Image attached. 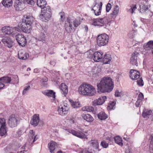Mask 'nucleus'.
I'll return each mask as SVG.
<instances>
[{
  "mask_svg": "<svg viewBox=\"0 0 153 153\" xmlns=\"http://www.w3.org/2000/svg\"><path fill=\"white\" fill-rule=\"evenodd\" d=\"M114 84L112 79L108 77L102 78L97 85L98 91L102 93L110 92L113 89Z\"/></svg>",
  "mask_w": 153,
  "mask_h": 153,
  "instance_id": "f257e3e1",
  "label": "nucleus"
},
{
  "mask_svg": "<svg viewBox=\"0 0 153 153\" xmlns=\"http://www.w3.org/2000/svg\"><path fill=\"white\" fill-rule=\"evenodd\" d=\"M78 90L80 94L84 95L92 96L96 93L95 89L92 85L84 83L80 85Z\"/></svg>",
  "mask_w": 153,
  "mask_h": 153,
  "instance_id": "f03ea898",
  "label": "nucleus"
},
{
  "mask_svg": "<svg viewBox=\"0 0 153 153\" xmlns=\"http://www.w3.org/2000/svg\"><path fill=\"white\" fill-rule=\"evenodd\" d=\"M109 36L105 33L98 35L97 38V43L100 47L106 45L108 42Z\"/></svg>",
  "mask_w": 153,
  "mask_h": 153,
  "instance_id": "7ed1b4c3",
  "label": "nucleus"
},
{
  "mask_svg": "<svg viewBox=\"0 0 153 153\" xmlns=\"http://www.w3.org/2000/svg\"><path fill=\"white\" fill-rule=\"evenodd\" d=\"M91 52H92V51H89L87 52V54H89L88 55V57L89 58L93 57L94 60L96 62L102 61V57H103V53L102 52L97 51L94 52L93 54H90Z\"/></svg>",
  "mask_w": 153,
  "mask_h": 153,
  "instance_id": "20e7f679",
  "label": "nucleus"
},
{
  "mask_svg": "<svg viewBox=\"0 0 153 153\" xmlns=\"http://www.w3.org/2000/svg\"><path fill=\"white\" fill-rule=\"evenodd\" d=\"M19 29L17 27H13L8 26L3 27L1 29V30L3 33L14 36Z\"/></svg>",
  "mask_w": 153,
  "mask_h": 153,
  "instance_id": "39448f33",
  "label": "nucleus"
},
{
  "mask_svg": "<svg viewBox=\"0 0 153 153\" xmlns=\"http://www.w3.org/2000/svg\"><path fill=\"white\" fill-rule=\"evenodd\" d=\"M19 121V117L14 114L10 116L8 120V123L11 127L16 126Z\"/></svg>",
  "mask_w": 153,
  "mask_h": 153,
  "instance_id": "423d86ee",
  "label": "nucleus"
},
{
  "mask_svg": "<svg viewBox=\"0 0 153 153\" xmlns=\"http://www.w3.org/2000/svg\"><path fill=\"white\" fill-rule=\"evenodd\" d=\"M108 22L107 17L105 16L103 18L94 19L92 25L94 26L102 27L104 26Z\"/></svg>",
  "mask_w": 153,
  "mask_h": 153,
  "instance_id": "0eeeda50",
  "label": "nucleus"
},
{
  "mask_svg": "<svg viewBox=\"0 0 153 153\" xmlns=\"http://www.w3.org/2000/svg\"><path fill=\"white\" fill-rule=\"evenodd\" d=\"M5 120L4 118H0V135L3 136L7 134Z\"/></svg>",
  "mask_w": 153,
  "mask_h": 153,
  "instance_id": "6e6552de",
  "label": "nucleus"
},
{
  "mask_svg": "<svg viewBox=\"0 0 153 153\" xmlns=\"http://www.w3.org/2000/svg\"><path fill=\"white\" fill-rule=\"evenodd\" d=\"M16 39L19 44L21 46H25L26 44V40L25 36L19 33L16 36Z\"/></svg>",
  "mask_w": 153,
  "mask_h": 153,
  "instance_id": "1a4fd4ad",
  "label": "nucleus"
},
{
  "mask_svg": "<svg viewBox=\"0 0 153 153\" xmlns=\"http://www.w3.org/2000/svg\"><path fill=\"white\" fill-rule=\"evenodd\" d=\"M42 93L45 95L48 96L49 97H52L53 98L51 100L52 102H55L56 96L55 94L56 93L53 90H46L42 91Z\"/></svg>",
  "mask_w": 153,
  "mask_h": 153,
  "instance_id": "9d476101",
  "label": "nucleus"
},
{
  "mask_svg": "<svg viewBox=\"0 0 153 153\" xmlns=\"http://www.w3.org/2000/svg\"><path fill=\"white\" fill-rule=\"evenodd\" d=\"M102 5V2H100V4H99L96 2L92 9L94 11L96 16H99L100 14Z\"/></svg>",
  "mask_w": 153,
  "mask_h": 153,
  "instance_id": "9b49d317",
  "label": "nucleus"
},
{
  "mask_svg": "<svg viewBox=\"0 0 153 153\" xmlns=\"http://www.w3.org/2000/svg\"><path fill=\"white\" fill-rule=\"evenodd\" d=\"M19 27L21 28L22 31L24 33H30L32 30V27L31 25H28L24 22H22V24L19 25Z\"/></svg>",
  "mask_w": 153,
  "mask_h": 153,
  "instance_id": "f8f14e48",
  "label": "nucleus"
},
{
  "mask_svg": "<svg viewBox=\"0 0 153 153\" xmlns=\"http://www.w3.org/2000/svg\"><path fill=\"white\" fill-rule=\"evenodd\" d=\"M69 109L68 106L64 105L61 107L60 106L58 107V112L59 115L64 116L67 114Z\"/></svg>",
  "mask_w": 153,
  "mask_h": 153,
  "instance_id": "ddd939ff",
  "label": "nucleus"
},
{
  "mask_svg": "<svg viewBox=\"0 0 153 153\" xmlns=\"http://www.w3.org/2000/svg\"><path fill=\"white\" fill-rule=\"evenodd\" d=\"M2 42L9 48H10L13 46V42L9 37L5 36L1 39Z\"/></svg>",
  "mask_w": 153,
  "mask_h": 153,
  "instance_id": "4468645a",
  "label": "nucleus"
},
{
  "mask_svg": "<svg viewBox=\"0 0 153 153\" xmlns=\"http://www.w3.org/2000/svg\"><path fill=\"white\" fill-rule=\"evenodd\" d=\"M24 1V0H16L14 6L16 10L21 11L23 9Z\"/></svg>",
  "mask_w": 153,
  "mask_h": 153,
  "instance_id": "2eb2a0df",
  "label": "nucleus"
},
{
  "mask_svg": "<svg viewBox=\"0 0 153 153\" xmlns=\"http://www.w3.org/2000/svg\"><path fill=\"white\" fill-rule=\"evenodd\" d=\"M106 98L107 97L106 96L100 97L98 99L94 100L92 102V105L94 106L102 105L105 102Z\"/></svg>",
  "mask_w": 153,
  "mask_h": 153,
  "instance_id": "dca6fc26",
  "label": "nucleus"
},
{
  "mask_svg": "<svg viewBox=\"0 0 153 153\" xmlns=\"http://www.w3.org/2000/svg\"><path fill=\"white\" fill-rule=\"evenodd\" d=\"M139 54L136 51H134L131 55V57L130 59L131 63L134 65H137V59Z\"/></svg>",
  "mask_w": 153,
  "mask_h": 153,
  "instance_id": "f3484780",
  "label": "nucleus"
},
{
  "mask_svg": "<svg viewBox=\"0 0 153 153\" xmlns=\"http://www.w3.org/2000/svg\"><path fill=\"white\" fill-rule=\"evenodd\" d=\"M28 136L29 138L28 140L29 142V145H31L36 141V135H35V132H33V130H30L29 131Z\"/></svg>",
  "mask_w": 153,
  "mask_h": 153,
  "instance_id": "a211bd4d",
  "label": "nucleus"
},
{
  "mask_svg": "<svg viewBox=\"0 0 153 153\" xmlns=\"http://www.w3.org/2000/svg\"><path fill=\"white\" fill-rule=\"evenodd\" d=\"M130 77L132 80H136L139 78L140 73L136 70L131 69L130 71Z\"/></svg>",
  "mask_w": 153,
  "mask_h": 153,
  "instance_id": "6ab92c4d",
  "label": "nucleus"
},
{
  "mask_svg": "<svg viewBox=\"0 0 153 153\" xmlns=\"http://www.w3.org/2000/svg\"><path fill=\"white\" fill-rule=\"evenodd\" d=\"M46 35H47L46 32L44 29H42L41 30L40 35L36 37V39L39 41L45 42L46 41Z\"/></svg>",
  "mask_w": 153,
  "mask_h": 153,
  "instance_id": "aec40b11",
  "label": "nucleus"
},
{
  "mask_svg": "<svg viewBox=\"0 0 153 153\" xmlns=\"http://www.w3.org/2000/svg\"><path fill=\"white\" fill-rule=\"evenodd\" d=\"M59 88L62 94L65 97L68 92V87L64 83H62L59 86Z\"/></svg>",
  "mask_w": 153,
  "mask_h": 153,
  "instance_id": "412c9836",
  "label": "nucleus"
},
{
  "mask_svg": "<svg viewBox=\"0 0 153 153\" xmlns=\"http://www.w3.org/2000/svg\"><path fill=\"white\" fill-rule=\"evenodd\" d=\"M39 120V115L38 114H35L33 117V118L30 123L32 125L36 126L38 125Z\"/></svg>",
  "mask_w": 153,
  "mask_h": 153,
  "instance_id": "4be33fe9",
  "label": "nucleus"
},
{
  "mask_svg": "<svg viewBox=\"0 0 153 153\" xmlns=\"http://www.w3.org/2000/svg\"><path fill=\"white\" fill-rule=\"evenodd\" d=\"M67 23L65 24V28L67 31L69 32L73 30V26L72 22L71 19L68 18L67 19Z\"/></svg>",
  "mask_w": 153,
  "mask_h": 153,
  "instance_id": "5701e85b",
  "label": "nucleus"
},
{
  "mask_svg": "<svg viewBox=\"0 0 153 153\" xmlns=\"http://www.w3.org/2000/svg\"><path fill=\"white\" fill-rule=\"evenodd\" d=\"M41 18L43 21L46 22L51 16V12L42 13Z\"/></svg>",
  "mask_w": 153,
  "mask_h": 153,
  "instance_id": "b1692460",
  "label": "nucleus"
},
{
  "mask_svg": "<svg viewBox=\"0 0 153 153\" xmlns=\"http://www.w3.org/2000/svg\"><path fill=\"white\" fill-rule=\"evenodd\" d=\"M111 59V56L109 54H105L102 57V61L104 64H108L110 63Z\"/></svg>",
  "mask_w": 153,
  "mask_h": 153,
  "instance_id": "393cba45",
  "label": "nucleus"
},
{
  "mask_svg": "<svg viewBox=\"0 0 153 153\" xmlns=\"http://www.w3.org/2000/svg\"><path fill=\"white\" fill-rule=\"evenodd\" d=\"M71 133L73 135L80 138H85L86 137V136L81 131L77 132L74 130H72Z\"/></svg>",
  "mask_w": 153,
  "mask_h": 153,
  "instance_id": "a878e982",
  "label": "nucleus"
},
{
  "mask_svg": "<svg viewBox=\"0 0 153 153\" xmlns=\"http://www.w3.org/2000/svg\"><path fill=\"white\" fill-rule=\"evenodd\" d=\"M56 145V143L53 141H51L48 144V147L51 153H54L53 152L55 149V146Z\"/></svg>",
  "mask_w": 153,
  "mask_h": 153,
  "instance_id": "bb28decb",
  "label": "nucleus"
},
{
  "mask_svg": "<svg viewBox=\"0 0 153 153\" xmlns=\"http://www.w3.org/2000/svg\"><path fill=\"white\" fill-rule=\"evenodd\" d=\"M89 143L91 146H92L95 149H97L99 147V143L97 140H91L89 142Z\"/></svg>",
  "mask_w": 153,
  "mask_h": 153,
  "instance_id": "cd10ccee",
  "label": "nucleus"
},
{
  "mask_svg": "<svg viewBox=\"0 0 153 153\" xmlns=\"http://www.w3.org/2000/svg\"><path fill=\"white\" fill-rule=\"evenodd\" d=\"M119 7L117 5H115L113 9V11L111 15H112V17L116 16L118 15L119 13Z\"/></svg>",
  "mask_w": 153,
  "mask_h": 153,
  "instance_id": "c85d7f7f",
  "label": "nucleus"
},
{
  "mask_svg": "<svg viewBox=\"0 0 153 153\" xmlns=\"http://www.w3.org/2000/svg\"><path fill=\"white\" fill-rule=\"evenodd\" d=\"M33 21V17L31 16H27L25 19H23L22 22H24L26 24H28V25H31L32 24Z\"/></svg>",
  "mask_w": 153,
  "mask_h": 153,
  "instance_id": "c756f323",
  "label": "nucleus"
},
{
  "mask_svg": "<svg viewBox=\"0 0 153 153\" xmlns=\"http://www.w3.org/2000/svg\"><path fill=\"white\" fill-rule=\"evenodd\" d=\"M0 81H1L3 83L10 84L11 83V79L10 77L8 76L3 77L0 78Z\"/></svg>",
  "mask_w": 153,
  "mask_h": 153,
  "instance_id": "7c9ffc66",
  "label": "nucleus"
},
{
  "mask_svg": "<svg viewBox=\"0 0 153 153\" xmlns=\"http://www.w3.org/2000/svg\"><path fill=\"white\" fill-rule=\"evenodd\" d=\"M37 4L42 9L45 7L46 5V2L45 0H37Z\"/></svg>",
  "mask_w": 153,
  "mask_h": 153,
  "instance_id": "2f4dec72",
  "label": "nucleus"
},
{
  "mask_svg": "<svg viewBox=\"0 0 153 153\" xmlns=\"http://www.w3.org/2000/svg\"><path fill=\"white\" fill-rule=\"evenodd\" d=\"M83 119L88 122H91L93 120V118L92 116L89 114H85L82 116Z\"/></svg>",
  "mask_w": 153,
  "mask_h": 153,
  "instance_id": "473e14b6",
  "label": "nucleus"
},
{
  "mask_svg": "<svg viewBox=\"0 0 153 153\" xmlns=\"http://www.w3.org/2000/svg\"><path fill=\"white\" fill-rule=\"evenodd\" d=\"M98 117L100 120H104L108 117V115L104 111L100 112L98 114Z\"/></svg>",
  "mask_w": 153,
  "mask_h": 153,
  "instance_id": "72a5a7b5",
  "label": "nucleus"
},
{
  "mask_svg": "<svg viewBox=\"0 0 153 153\" xmlns=\"http://www.w3.org/2000/svg\"><path fill=\"white\" fill-rule=\"evenodd\" d=\"M71 105L74 108H77L81 106V105L79 102L78 101H74L71 100H70Z\"/></svg>",
  "mask_w": 153,
  "mask_h": 153,
  "instance_id": "f704fd0d",
  "label": "nucleus"
},
{
  "mask_svg": "<svg viewBox=\"0 0 153 153\" xmlns=\"http://www.w3.org/2000/svg\"><path fill=\"white\" fill-rule=\"evenodd\" d=\"M12 0H3L2 1L3 5L6 7H10L12 5Z\"/></svg>",
  "mask_w": 153,
  "mask_h": 153,
  "instance_id": "c9c22d12",
  "label": "nucleus"
},
{
  "mask_svg": "<svg viewBox=\"0 0 153 153\" xmlns=\"http://www.w3.org/2000/svg\"><path fill=\"white\" fill-rule=\"evenodd\" d=\"M94 110L93 107L90 106H84L82 108V110L83 111L89 112H92L94 114L95 112Z\"/></svg>",
  "mask_w": 153,
  "mask_h": 153,
  "instance_id": "e433bc0d",
  "label": "nucleus"
},
{
  "mask_svg": "<svg viewBox=\"0 0 153 153\" xmlns=\"http://www.w3.org/2000/svg\"><path fill=\"white\" fill-rule=\"evenodd\" d=\"M139 6L140 8V10L141 12H145L148 9V6L142 3L140 4Z\"/></svg>",
  "mask_w": 153,
  "mask_h": 153,
  "instance_id": "4c0bfd02",
  "label": "nucleus"
},
{
  "mask_svg": "<svg viewBox=\"0 0 153 153\" xmlns=\"http://www.w3.org/2000/svg\"><path fill=\"white\" fill-rule=\"evenodd\" d=\"M146 49L149 50L153 48V41H150L148 42L145 47Z\"/></svg>",
  "mask_w": 153,
  "mask_h": 153,
  "instance_id": "58836bf2",
  "label": "nucleus"
},
{
  "mask_svg": "<svg viewBox=\"0 0 153 153\" xmlns=\"http://www.w3.org/2000/svg\"><path fill=\"white\" fill-rule=\"evenodd\" d=\"M114 139L115 143L119 145L120 146H122L123 143H122V139L118 136L114 137Z\"/></svg>",
  "mask_w": 153,
  "mask_h": 153,
  "instance_id": "ea45409f",
  "label": "nucleus"
},
{
  "mask_svg": "<svg viewBox=\"0 0 153 153\" xmlns=\"http://www.w3.org/2000/svg\"><path fill=\"white\" fill-rule=\"evenodd\" d=\"M150 140V151L151 153H153V134L150 135L149 138Z\"/></svg>",
  "mask_w": 153,
  "mask_h": 153,
  "instance_id": "a19ab883",
  "label": "nucleus"
},
{
  "mask_svg": "<svg viewBox=\"0 0 153 153\" xmlns=\"http://www.w3.org/2000/svg\"><path fill=\"white\" fill-rule=\"evenodd\" d=\"M152 112V111L151 110L144 111L142 114V115L144 117H146L151 115Z\"/></svg>",
  "mask_w": 153,
  "mask_h": 153,
  "instance_id": "79ce46f5",
  "label": "nucleus"
},
{
  "mask_svg": "<svg viewBox=\"0 0 153 153\" xmlns=\"http://www.w3.org/2000/svg\"><path fill=\"white\" fill-rule=\"evenodd\" d=\"M137 30H133L130 31L128 34V36L131 38H132L134 37L136 34Z\"/></svg>",
  "mask_w": 153,
  "mask_h": 153,
  "instance_id": "37998d69",
  "label": "nucleus"
},
{
  "mask_svg": "<svg viewBox=\"0 0 153 153\" xmlns=\"http://www.w3.org/2000/svg\"><path fill=\"white\" fill-rule=\"evenodd\" d=\"M42 9V13L51 12V10L49 7H45Z\"/></svg>",
  "mask_w": 153,
  "mask_h": 153,
  "instance_id": "c03bdc74",
  "label": "nucleus"
},
{
  "mask_svg": "<svg viewBox=\"0 0 153 153\" xmlns=\"http://www.w3.org/2000/svg\"><path fill=\"white\" fill-rule=\"evenodd\" d=\"M60 15V18L59 19V21L63 22L65 19V13L64 12H60L59 13Z\"/></svg>",
  "mask_w": 153,
  "mask_h": 153,
  "instance_id": "a18cd8bd",
  "label": "nucleus"
},
{
  "mask_svg": "<svg viewBox=\"0 0 153 153\" xmlns=\"http://www.w3.org/2000/svg\"><path fill=\"white\" fill-rule=\"evenodd\" d=\"M80 24V22L79 20L75 19L73 21V25L75 27H78Z\"/></svg>",
  "mask_w": 153,
  "mask_h": 153,
  "instance_id": "49530a36",
  "label": "nucleus"
},
{
  "mask_svg": "<svg viewBox=\"0 0 153 153\" xmlns=\"http://www.w3.org/2000/svg\"><path fill=\"white\" fill-rule=\"evenodd\" d=\"M30 86H25L24 88V89L23 91L22 94L23 95H25L27 93L28 91L30 89Z\"/></svg>",
  "mask_w": 153,
  "mask_h": 153,
  "instance_id": "de8ad7c7",
  "label": "nucleus"
},
{
  "mask_svg": "<svg viewBox=\"0 0 153 153\" xmlns=\"http://www.w3.org/2000/svg\"><path fill=\"white\" fill-rule=\"evenodd\" d=\"M101 145L103 148H107L108 145V143L104 141L101 142Z\"/></svg>",
  "mask_w": 153,
  "mask_h": 153,
  "instance_id": "09e8293b",
  "label": "nucleus"
},
{
  "mask_svg": "<svg viewBox=\"0 0 153 153\" xmlns=\"http://www.w3.org/2000/svg\"><path fill=\"white\" fill-rule=\"evenodd\" d=\"M23 55L24 54H22L21 51L19 52L18 53V57L19 59L23 60L26 59V57L24 58L23 57Z\"/></svg>",
  "mask_w": 153,
  "mask_h": 153,
  "instance_id": "8fccbe9b",
  "label": "nucleus"
},
{
  "mask_svg": "<svg viewBox=\"0 0 153 153\" xmlns=\"http://www.w3.org/2000/svg\"><path fill=\"white\" fill-rule=\"evenodd\" d=\"M111 8V5L110 3H108L106 6V11L108 12L109 11Z\"/></svg>",
  "mask_w": 153,
  "mask_h": 153,
  "instance_id": "3c124183",
  "label": "nucleus"
},
{
  "mask_svg": "<svg viewBox=\"0 0 153 153\" xmlns=\"http://www.w3.org/2000/svg\"><path fill=\"white\" fill-rule=\"evenodd\" d=\"M137 84L140 86H143V80L142 79H139L137 81Z\"/></svg>",
  "mask_w": 153,
  "mask_h": 153,
  "instance_id": "603ef678",
  "label": "nucleus"
},
{
  "mask_svg": "<svg viewBox=\"0 0 153 153\" xmlns=\"http://www.w3.org/2000/svg\"><path fill=\"white\" fill-rule=\"evenodd\" d=\"M136 8V5H134L132 7H131V9L130 10V12L131 13V14H133Z\"/></svg>",
  "mask_w": 153,
  "mask_h": 153,
  "instance_id": "864d4df0",
  "label": "nucleus"
},
{
  "mask_svg": "<svg viewBox=\"0 0 153 153\" xmlns=\"http://www.w3.org/2000/svg\"><path fill=\"white\" fill-rule=\"evenodd\" d=\"M27 3L31 5H33L35 3V2L33 0H26Z\"/></svg>",
  "mask_w": 153,
  "mask_h": 153,
  "instance_id": "5fc2aeb1",
  "label": "nucleus"
},
{
  "mask_svg": "<svg viewBox=\"0 0 153 153\" xmlns=\"http://www.w3.org/2000/svg\"><path fill=\"white\" fill-rule=\"evenodd\" d=\"M143 99V95L142 93H140L139 94L137 99L142 101Z\"/></svg>",
  "mask_w": 153,
  "mask_h": 153,
  "instance_id": "6e6d98bb",
  "label": "nucleus"
},
{
  "mask_svg": "<svg viewBox=\"0 0 153 153\" xmlns=\"http://www.w3.org/2000/svg\"><path fill=\"white\" fill-rule=\"evenodd\" d=\"M142 101L140 100H138L135 103V105L137 107L139 106V105L142 103Z\"/></svg>",
  "mask_w": 153,
  "mask_h": 153,
  "instance_id": "4d7b16f0",
  "label": "nucleus"
},
{
  "mask_svg": "<svg viewBox=\"0 0 153 153\" xmlns=\"http://www.w3.org/2000/svg\"><path fill=\"white\" fill-rule=\"evenodd\" d=\"M115 104V102H113L110 104L109 106V107L111 109H113L114 108Z\"/></svg>",
  "mask_w": 153,
  "mask_h": 153,
  "instance_id": "13d9d810",
  "label": "nucleus"
},
{
  "mask_svg": "<svg viewBox=\"0 0 153 153\" xmlns=\"http://www.w3.org/2000/svg\"><path fill=\"white\" fill-rule=\"evenodd\" d=\"M47 82H42V85L45 87L47 88L48 87V85L47 84Z\"/></svg>",
  "mask_w": 153,
  "mask_h": 153,
  "instance_id": "bf43d9fd",
  "label": "nucleus"
},
{
  "mask_svg": "<svg viewBox=\"0 0 153 153\" xmlns=\"http://www.w3.org/2000/svg\"><path fill=\"white\" fill-rule=\"evenodd\" d=\"M4 84L1 81H0V89H2L4 86Z\"/></svg>",
  "mask_w": 153,
  "mask_h": 153,
  "instance_id": "052dcab7",
  "label": "nucleus"
},
{
  "mask_svg": "<svg viewBox=\"0 0 153 153\" xmlns=\"http://www.w3.org/2000/svg\"><path fill=\"white\" fill-rule=\"evenodd\" d=\"M48 81V79L46 77H44L42 79V82H47Z\"/></svg>",
  "mask_w": 153,
  "mask_h": 153,
  "instance_id": "680f3d73",
  "label": "nucleus"
},
{
  "mask_svg": "<svg viewBox=\"0 0 153 153\" xmlns=\"http://www.w3.org/2000/svg\"><path fill=\"white\" fill-rule=\"evenodd\" d=\"M126 153H131V149L128 148L126 149L125 151Z\"/></svg>",
  "mask_w": 153,
  "mask_h": 153,
  "instance_id": "e2e57ef3",
  "label": "nucleus"
},
{
  "mask_svg": "<svg viewBox=\"0 0 153 153\" xmlns=\"http://www.w3.org/2000/svg\"><path fill=\"white\" fill-rule=\"evenodd\" d=\"M115 95V96L117 97H120V92H119L117 90L116 91Z\"/></svg>",
  "mask_w": 153,
  "mask_h": 153,
  "instance_id": "0e129e2a",
  "label": "nucleus"
},
{
  "mask_svg": "<svg viewBox=\"0 0 153 153\" xmlns=\"http://www.w3.org/2000/svg\"><path fill=\"white\" fill-rule=\"evenodd\" d=\"M28 57H29V55H28V53H25L23 55V57H24V58L26 57V59L27 58H28Z\"/></svg>",
  "mask_w": 153,
  "mask_h": 153,
  "instance_id": "69168bd1",
  "label": "nucleus"
},
{
  "mask_svg": "<svg viewBox=\"0 0 153 153\" xmlns=\"http://www.w3.org/2000/svg\"><path fill=\"white\" fill-rule=\"evenodd\" d=\"M132 25H134V26L136 27L137 26V25L136 24L135 21H133L132 23Z\"/></svg>",
  "mask_w": 153,
  "mask_h": 153,
  "instance_id": "338daca9",
  "label": "nucleus"
},
{
  "mask_svg": "<svg viewBox=\"0 0 153 153\" xmlns=\"http://www.w3.org/2000/svg\"><path fill=\"white\" fill-rule=\"evenodd\" d=\"M58 153H65V152H62V151H58Z\"/></svg>",
  "mask_w": 153,
  "mask_h": 153,
  "instance_id": "774afa93",
  "label": "nucleus"
}]
</instances>
